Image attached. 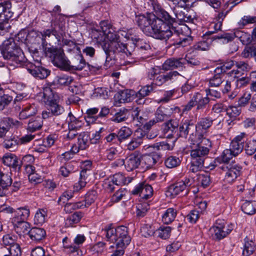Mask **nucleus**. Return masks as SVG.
<instances>
[{"label": "nucleus", "instance_id": "1", "mask_svg": "<svg viewBox=\"0 0 256 256\" xmlns=\"http://www.w3.org/2000/svg\"><path fill=\"white\" fill-rule=\"evenodd\" d=\"M100 29H92L91 32L92 38L96 40L97 46L102 48H126L138 47L148 48L150 46L144 41L140 38L132 37L131 39L132 29L123 28L118 31V34L112 28L107 21H102L100 23Z\"/></svg>", "mask_w": 256, "mask_h": 256}, {"label": "nucleus", "instance_id": "2", "mask_svg": "<svg viewBox=\"0 0 256 256\" xmlns=\"http://www.w3.org/2000/svg\"><path fill=\"white\" fill-rule=\"evenodd\" d=\"M155 11L156 14L150 13L136 18L137 24L144 33L158 39H167L172 36H177L175 28L170 26L174 18L158 7Z\"/></svg>", "mask_w": 256, "mask_h": 256}, {"label": "nucleus", "instance_id": "3", "mask_svg": "<svg viewBox=\"0 0 256 256\" xmlns=\"http://www.w3.org/2000/svg\"><path fill=\"white\" fill-rule=\"evenodd\" d=\"M128 230V228L124 226L114 228L111 225L108 226L102 230L106 240L114 244L110 248L112 249L115 248L110 256H123L125 248L131 241Z\"/></svg>", "mask_w": 256, "mask_h": 256}, {"label": "nucleus", "instance_id": "4", "mask_svg": "<svg viewBox=\"0 0 256 256\" xmlns=\"http://www.w3.org/2000/svg\"><path fill=\"white\" fill-rule=\"evenodd\" d=\"M44 102L46 110L42 112L43 119L54 117L53 120L57 125L62 124L66 114L64 108L60 104V97L58 93L50 88H46L43 93Z\"/></svg>", "mask_w": 256, "mask_h": 256}, {"label": "nucleus", "instance_id": "5", "mask_svg": "<svg viewBox=\"0 0 256 256\" xmlns=\"http://www.w3.org/2000/svg\"><path fill=\"white\" fill-rule=\"evenodd\" d=\"M86 240L84 234H78L74 238L68 234L62 239L64 252L69 256H82L80 248Z\"/></svg>", "mask_w": 256, "mask_h": 256}, {"label": "nucleus", "instance_id": "6", "mask_svg": "<svg viewBox=\"0 0 256 256\" xmlns=\"http://www.w3.org/2000/svg\"><path fill=\"white\" fill-rule=\"evenodd\" d=\"M208 152L198 146L192 147L190 155L191 161L190 164V172L196 173L202 170L204 167V160Z\"/></svg>", "mask_w": 256, "mask_h": 256}, {"label": "nucleus", "instance_id": "7", "mask_svg": "<svg viewBox=\"0 0 256 256\" xmlns=\"http://www.w3.org/2000/svg\"><path fill=\"white\" fill-rule=\"evenodd\" d=\"M109 113V108L105 106L101 108L100 110L98 108H90L86 110L84 118L88 124H102L106 121Z\"/></svg>", "mask_w": 256, "mask_h": 256}, {"label": "nucleus", "instance_id": "8", "mask_svg": "<svg viewBox=\"0 0 256 256\" xmlns=\"http://www.w3.org/2000/svg\"><path fill=\"white\" fill-rule=\"evenodd\" d=\"M232 230V224L226 226L224 221L216 220L215 224L210 228V232L212 240L219 242L226 237Z\"/></svg>", "mask_w": 256, "mask_h": 256}, {"label": "nucleus", "instance_id": "9", "mask_svg": "<svg viewBox=\"0 0 256 256\" xmlns=\"http://www.w3.org/2000/svg\"><path fill=\"white\" fill-rule=\"evenodd\" d=\"M45 54L55 66L63 70L68 68V59L66 56L63 49H48L45 52Z\"/></svg>", "mask_w": 256, "mask_h": 256}, {"label": "nucleus", "instance_id": "10", "mask_svg": "<svg viewBox=\"0 0 256 256\" xmlns=\"http://www.w3.org/2000/svg\"><path fill=\"white\" fill-rule=\"evenodd\" d=\"M220 168L225 172V178L230 182L235 180L242 174V166L234 160L230 164H222Z\"/></svg>", "mask_w": 256, "mask_h": 256}, {"label": "nucleus", "instance_id": "11", "mask_svg": "<svg viewBox=\"0 0 256 256\" xmlns=\"http://www.w3.org/2000/svg\"><path fill=\"white\" fill-rule=\"evenodd\" d=\"M0 208L2 212L10 214L12 222H13L14 219L18 218L27 220L30 214V211L28 206L20 207L14 209L10 206H3Z\"/></svg>", "mask_w": 256, "mask_h": 256}, {"label": "nucleus", "instance_id": "12", "mask_svg": "<svg viewBox=\"0 0 256 256\" xmlns=\"http://www.w3.org/2000/svg\"><path fill=\"white\" fill-rule=\"evenodd\" d=\"M1 54L5 60H10L16 64L25 62L26 58L22 49H0Z\"/></svg>", "mask_w": 256, "mask_h": 256}, {"label": "nucleus", "instance_id": "13", "mask_svg": "<svg viewBox=\"0 0 256 256\" xmlns=\"http://www.w3.org/2000/svg\"><path fill=\"white\" fill-rule=\"evenodd\" d=\"M194 132L196 133V126L192 120H186L180 124L179 127L178 138L182 137L186 138L189 134V140L192 142L195 141V135Z\"/></svg>", "mask_w": 256, "mask_h": 256}, {"label": "nucleus", "instance_id": "14", "mask_svg": "<svg viewBox=\"0 0 256 256\" xmlns=\"http://www.w3.org/2000/svg\"><path fill=\"white\" fill-rule=\"evenodd\" d=\"M80 49H76L75 55L72 61L68 60V66L65 68L67 70H82L86 65V62L81 54Z\"/></svg>", "mask_w": 256, "mask_h": 256}, {"label": "nucleus", "instance_id": "15", "mask_svg": "<svg viewBox=\"0 0 256 256\" xmlns=\"http://www.w3.org/2000/svg\"><path fill=\"white\" fill-rule=\"evenodd\" d=\"M179 73L176 71H172L166 74H162L158 76L156 72V70L153 68L150 72V78H153L154 82L152 84H154L156 86H161L164 82L171 80L174 79V77L179 76Z\"/></svg>", "mask_w": 256, "mask_h": 256}, {"label": "nucleus", "instance_id": "16", "mask_svg": "<svg viewBox=\"0 0 256 256\" xmlns=\"http://www.w3.org/2000/svg\"><path fill=\"white\" fill-rule=\"evenodd\" d=\"M214 120L209 116L202 118L199 122L196 124V136L199 138L206 136L208 132V129L212 124Z\"/></svg>", "mask_w": 256, "mask_h": 256}, {"label": "nucleus", "instance_id": "17", "mask_svg": "<svg viewBox=\"0 0 256 256\" xmlns=\"http://www.w3.org/2000/svg\"><path fill=\"white\" fill-rule=\"evenodd\" d=\"M27 70L30 74L39 79L46 78L50 74V70L40 66L30 64L27 65Z\"/></svg>", "mask_w": 256, "mask_h": 256}, {"label": "nucleus", "instance_id": "18", "mask_svg": "<svg viewBox=\"0 0 256 256\" xmlns=\"http://www.w3.org/2000/svg\"><path fill=\"white\" fill-rule=\"evenodd\" d=\"M2 163L6 166L12 168L15 171L20 170V162L18 157L14 154L7 152L2 156Z\"/></svg>", "mask_w": 256, "mask_h": 256}, {"label": "nucleus", "instance_id": "19", "mask_svg": "<svg viewBox=\"0 0 256 256\" xmlns=\"http://www.w3.org/2000/svg\"><path fill=\"white\" fill-rule=\"evenodd\" d=\"M246 134L241 132L240 134L236 136L231 142L228 148L236 156L238 155L242 151L244 148V138Z\"/></svg>", "mask_w": 256, "mask_h": 256}, {"label": "nucleus", "instance_id": "20", "mask_svg": "<svg viewBox=\"0 0 256 256\" xmlns=\"http://www.w3.org/2000/svg\"><path fill=\"white\" fill-rule=\"evenodd\" d=\"M12 182L10 174L0 170V196H6L8 194V188L12 186Z\"/></svg>", "mask_w": 256, "mask_h": 256}, {"label": "nucleus", "instance_id": "21", "mask_svg": "<svg viewBox=\"0 0 256 256\" xmlns=\"http://www.w3.org/2000/svg\"><path fill=\"white\" fill-rule=\"evenodd\" d=\"M141 154L134 152L132 154L128 156L125 159V167L128 172L136 168L141 163Z\"/></svg>", "mask_w": 256, "mask_h": 256}, {"label": "nucleus", "instance_id": "22", "mask_svg": "<svg viewBox=\"0 0 256 256\" xmlns=\"http://www.w3.org/2000/svg\"><path fill=\"white\" fill-rule=\"evenodd\" d=\"M26 220L18 218L14 219L12 222L14 226V231L19 236L28 234L30 229V224L29 222H26Z\"/></svg>", "mask_w": 256, "mask_h": 256}, {"label": "nucleus", "instance_id": "23", "mask_svg": "<svg viewBox=\"0 0 256 256\" xmlns=\"http://www.w3.org/2000/svg\"><path fill=\"white\" fill-rule=\"evenodd\" d=\"M179 124L176 120H170L164 123V130L168 133V137H171L178 139V138Z\"/></svg>", "mask_w": 256, "mask_h": 256}, {"label": "nucleus", "instance_id": "24", "mask_svg": "<svg viewBox=\"0 0 256 256\" xmlns=\"http://www.w3.org/2000/svg\"><path fill=\"white\" fill-rule=\"evenodd\" d=\"M28 235L32 242L38 243L44 239L46 236V232L43 228L33 227L28 231Z\"/></svg>", "mask_w": 256, "mask_h": 256}, {"label": "nucleus", "instance_id": "25", "mask_svg": "<svg viewBox=\"0 0 256 256\" xmlns=\"http://www.w3.org/2000/svg\"><path fill=\"white\" fill-rule=\"evenodd\" d=\"M186 64V60L183 58L168 59L162 65V70H168L170 69L182 68Z\"/></svg>", "mask_w": 256, "mask_h": 256}, {"label": "nucleus", "instance_id": "26", "mask_svg": "<svg viewBox=\"0 0 256 256\" xmlns=\"http://www.w3.org/2000/svg\"><path fill=\"white\" fill-rule=\"evenodd\" d=\"M160 158V155L156 152L144 156L141 155V162L142 164H144L146 168H150L158 162Z\"/></svg>", "mask_w": 256, "mask_h": 256}, {"label": "nucleus", "instance_id": "27", "mask_svg": "<svg viewBox=\"0 0 256 256\" xmlns=\"http://www.w3.org/2000/svg\"><path fill=\"white\" fill-rule=\"evenodd\" d=\"M236 156L229 150H224L220 156L214 159V162L216 166L218 164H230L233 157Z\"/></svg>", "mask_w": 256, "mask_h": 256}, {"label": "nucleus", "instance_id": "28", "mask_svg": "<svg viewBox=\"0 0 256 256\" xmlns=\"http://www.w3.org/2000/svg\"><path fill=\"white\" fill-rule=\"evenodd\" d=\"M135 94V92L131 90H124L117 93L114 98L120 103L130 102L132 97Z\"/></svg>", "mask_w": 256, "mask_h": 256}, {"label": "nucleus", "instance_id": "29", "mask_svg": "<svg viewBox=\"0 0 256 256\" xmlns=\"http://www.w3.org/2000/svg\"><path fill=\"white\" fill-rule=\"evenodd\" d=\"M176 140V138L167 136L166 140L156 143L155 147L159 150H171L174 148Z\"/></svg>", "mask_w": 256, "mask_h": 256}, {"label": "nucleus", "instance_id": "30", "mask_svg": "<svg viewBox=\"0 0 256 256\" xmlns=\"http://www.w3.org/2000/svg\"><path fill=\"white\" fill-rule=\"evenodd\" d=\"M193 96L194 100L196 103V110H204L210 102V98L207 96H204L200 92H196Z\"/></svg>", "mask_w": 256, "mask_h": 256}, {"label": "nucleus", "instance_id": "31", "mask_svg": "<svg viewBox=\"0 0 256 256\" xmlns=\"http://www.w3.org/2000/svg\"><path fill=\"white\" fill-rule=\"evenodd\" d=\"M170 116V114L165 106H160L155 113V120L157 122H162L167 120Z\"/></svg>", "mask_w": 256, "mask_h": 256}, {"label": "nucleus", "instance_id": "32", "mask_svg": "<svg viewBox=\"0 0 256 256\" xmlns=\"http://www.w3.org/2000/svg\"><path fill=\"white\" fill-rule=\"evenodd\" d=\"M19 144L18 138L16 136L6 139L2 143L4 148L12 152L16 150Z\"/></svg>", "mask_w": 256, "mask_h": 256}, {"label": "nucleus", "instance_id": "33", "mask_svg": "<svg viewBox=\"0 0 256 256\" xmlns=\"http://www.w3.org/2000/svg\"><path fill=\"white\" fill-rule=\"evenodd\" d=\"M73 80V78L70 76L67 75H61L56 76L50 86H68L70 84Z\"/></svg>", "mask_w": 256, "mask_h": 256}, {"label": "nucleus", "instance_id": "34", "mask_svg": "<svg viewBox=\"0 0 256 256\" xmlns=\"http://www.w3.org/2000/svg\"><path fill=\"white\" fill-rule=\"evenodd\" d=\"M37 110L34 105H29L24 108L20 113L19 117L21 120H25L35 115Z\"/></svg>", "mask_w": 256, "mask_h": 256}, {"label": "nucleus", "instance_id": "35", "mask_svg": "<svg viewBox=\"0 0 256 256\" xmlns=\"http://www.w3.org/2000/svg\"><path fill=\"white\" fill-rule=\"evenodd\" d=\"M69 120H68V128L70 130H78L81 128L84 123L78 119L74 117L72 112L68 114Z\"/></svg>", "mask_w": 256, "mask_h": 256}, {"label": "nucleus", "instance_id": "36", "mask_svg": "<svg viewBox=\"0 0 256 256\" xmlns=\"http://www.w3.org/2000/svg\"><path fill=\"white\" fill-rule=\"evenodd\" d=\"M43 122L42 119L40 116L32 118L28 125V130L31 132H34L39 130L42 126Z\"/></svg>", "mask_w": 256, "mask_h": 256}, {"label": "nucleus", "instance_id": "37", "mask_svg": "<svg viewBox=\"0 0 256 256\" xmlns=\"http://www.w3.org/2000/svg\"><path fill=\"white\" fill-rule=\"evenodd\" d=\"M243 212L248 215H252L256 212V201L246 200L241 206Z\"/></svg>", "mask_w": 256, "mask_h": 256}, {"label": "nucleus", "instance_id": "38", "mask_svg": "<svg viewBox=\"0 0 256 256\" xmlns=\"http://www.w3.org/2000/svg\"><path fill=\"white\" fill-rule=\"evenodd\" d=\"M176 216V210L173 208H168L162 216V221L164 224H169L174 220Z\"/></svg>", "mask_w": 256, "mask_h": 256}, {"label": "nucleus", "instance_id": "39", "mask_svg": "<svg viewBox=\"0 0 256 256\" xmlns=\"http://www.w3.org/2000/svg\"><path fill=\"white\" fill-rule=\"evenodd\" d=\"M132 116L134 120H137L143 124L148 119V114L140 110H139L138 108H136L132 112Z\"/></svg>", "mask_w": 256, "mask_h": 256}, {"label": "nucleus", "instance_id": "40", "mask_svg": "<svg viewBox=\"0 0 256 256\" xmlns=\"http://www.w3.org/2000/svg\"><path fill=\"white\" fill-rule=\"evenodd\" d=\"M172 196H176L184 191H186V188L184 187V185L183 182H178L173 184L170 185L168 187V190Z\"/></svg>", "mask_w": 256, "mask_h": 256}, {"label": "nucleus", "instance_id": "41", "mask_svg": "<svg viewBox=\"0 0 256 256\" xmlns=\"http://www.w3.org/2000/svg\"><path fill=\"white\" fill-rule=\"evenodd\" d=\"M90 142L88 135L85 132L81 133L78 138V148L86 150Z\"/></svg>", "mask_w": 256, "mask_h": 256}, {"label": "nucleus", "instance_id": "42", "mask_svg": "<svg viewBox=\"0 0 256 256\" xmlns=\"http://www.w3.org/2000/svg\"><path fill=\"white\" fill-rule=\"evenodd\" d=\"M195 141L197 144V146H200L201 148L204 149V150H206L207 152L209 153L210 148L212 146V142L208 138H206L203 136L202 138H199L198 137L195 136Z\"/></svg>", "mask_w": 256, "mask_h": 256}, {"label": "nucleus", "instance_id": "43", "mask_svg": "<svg viewBox=\"0 0 256 256\" xmlns=\"http://www.w3.org/2000/svg\"><path fill=\"white\" fill-rule=\"evenodd\" d=\"M108 134L106 128L102 127L99 130L93 134L91 138H90V141L91 144H96L100 142V139Z\"/></svg>", "mask_w": 256, "mask_h": 256}, {"label": "nucleus", "instance_id": "44", "mask_svg": "<svg viewBox=\"0 0 256 256\" xmlns=\"http://www.w3.org/2000/svg\"><path fill=\"white\" fill-rule=\"evenodd\" d=\"M128 110L126 108L120 109L112 118V120L116 122H120L128 119Z\"/></svg>", "mask_w": 256, "mask_h": 256}, {"label": "nucleus", "instance_id": "45", "mask_svg": "<svg viewBox=\"0 0 256 256\" xmlns=\"http://www.w3.org/2000/svg\"><path fill=\"white\" fill-rule=\"evenodd\" d=\"M86 170H83L80 172L79 180L74 186V191L78 192L86 186Z\"/></svg>", "mask_w": 256, "mask_h": 256}, {"label": "nucleus", "instance_id": "46", "mask_svg": "<svg viewBox=\"0 0 256 256\" xmlns=\"http://www.w3.org/2000/svg\"><path fill=\"white\" fill-rule=\"evenodd\" d=\"M236 38H238L242 43L244 45H248L252 42V36H251L250 34L244 32L242 31L236 30Z\"/></svg>", "mask_w": 256, "mask_h": 256}, {"label": "nucleus", "instance_id": "47", "mask_svg": "<svg viewBox=\"0 0 256 256\" xmlns=\"http://www.w3.org/2000/svg\"><path fill=\"white\" fill-rule=\"evenodd\" d=\"M47 216V212L44 209H38L36 212L34 222L36 224L42 225L45 222L46 217Z\"/></svg>", "mask_w": 256, "mask_h": 256}, {"label": "nucleus", "instance_id": "48", "mask_svg": "<svg viewBox=\"0 0 256 256\" xmlns=\"http://www.w3.org/2000/svg\"><path fill=\"white\" fill-rule=\"evenodd\" d=\"M132 134L131 130L126 126L122 127L118 132L117 134L119 140V143L128 138Z\"/></svg>", "mask_w": 256, "mask_h": 256}, {"label": "nucleus", "instance_id": "49", "mask_svg": "<svg viewBox=\"0 0 256 256\" xmlns=\"http://www.w3.org/2000/svg\"><path fill=\"white\" fill-rule=\"evenodd\" d=\"M152 194L153 189L152 186L144 182V187L140 194V198L144 200H147L152 196Z\"/></svg>", "mask_w": 256, "mask_h": 256}, {"label": "nucleus", "instance_id": "50", "mask_svg": "<svg viewBox=\"0 0 256 256\" xmlns=\"http://www.w3.org/2000/svg\"><path fill=\"white\" fill-rule=\"evenodd\" d=\"M245 142L244 148L246 154L250 156L254 154L256 150V140H247Z\"/></svg>", "mask_w": 256, "mask_h": 256}, {"label": "nucleus", "instance_id": "51", "mask_svg": "<svg viewBox=\"0 0 256 256\" xmlns=\"http://www.w3.org/2000/svg\"><path fill=\"white\" fill-rule=\"evenodd\" d=\"M255 244L252 240L246 241L244 244L242 254L244 256H248L252 254L255 250Z\"/></svg>", "mask_w": 256, "mask_h": 256}, {"label": "nucleus", "instance_id": "52", "mask_svg": "<svg viewBox=\"0 0 256 256\" xmlns=\"http://www.w3.org/2000/svg\"><path fill=\"white\" fill-rule=\"evenodd\" d=\"M28 50L32 54V56L38 64H40L39 62L41 60V58L46 56L45 52L47 51L48 49H40V52L38 49H28Z\"/></svg>", "mask_w": 256, "mask_h": 256}, {"label": "nucleus", "instance_id": "53", "mask_svg": "<svg viewBox=\"0 0 256 256\" xmlns=\"http://www.w3.org/2000/svg\"><path fill=\"white\" fill-rule=\"evenodd\" d=\"M152 90L153 86L152 84L151 85H146L142 87L137 93L136 94V95L137 98H141L148 96Z\"/></svg>", "mask_w": 256, "mask_h": 256}, {"label": "nucleus", "instance_id": "54", "mask_svg": "<svg viewBox=\"0 0 256 256\" xmlns=\"http://www.w3.org/2000/svg\"><path fill=\"white\" fill-rule=\"evenodd\" d=\"M98 197V193L96 190H92L86 194L84 202L88 206H90L94 202Z\"/></svg>", "mask_w": 256, "mask_h": 256}, {"label": "nucleus", "instance_id": "55", "mask_svg": "<svg viewBox=\"0 0 256 256\" xmlns=\"http://www.w3.org/2000/svg\"><path fill=\"white\" fill-rule=\"evenodd\" d=\"M180 162L181 161L179 158L174 156H170L165 160L164 164L167 168H173L179 166Z\"/></svg>", "mask_w": 256, "mask_h": 256}, {"label": "nucleus", "instance_id": "56", "mask_svg": "<svg viewBox=\"0 0 256 256\" xmlns=\"http://www.w3.org/2000/svg\"><path fill=\"white\" fill-rule=\"evenodd\" d=\"M149 209L150 206L147 202L138 204L136 206L137 216L144 217Z\"/></svg>", "mask_w": 256, "mask_h": 256}, {"label": "nucleus", "instance_id": "57", "mask_svg": "<svg viewBox=\"0 0 256 256\" xmlns=\"http://www.w3.org/2000/svg\"><path fill=\"white\" fill-rule=\"evenodd\" d=\"M111 180L117 186L126 184V178L121 173H116L113 175Z\"/></svg>", "mask_w": 256, "mask_h": 256}, {"label": "nucleus", "instance_id": "58", "mask_svg": "<svg viewBox=\"0 0 256 256\" xmlns=\"http://www.w3.org/2000/svg\"><path fill=\"white\" fill-rule=\"evenodd\" d=\"M15 236L10 234H6L3 236L2 244L6 248L16 244Z\"/></svg>", "mask_w": 256, "mask_h": 256}, {"label": "nucleus", "instance_id": "59", "mask_svg": "<svg viewBox=\"0 0 256 256\" xmlns=\"http://www.w3.org/2000/svg\"><path fill=\"white\" fill-rule=\"evenodd\" d=\"M74 192L71 190H66L58 198V204L61 205L66 203L70 199L73 197Z\"/></svg>", "mask_w": 256, "mask_h": 256}, {"label": "nucleus", "instance_id": "60", "mask_svg": "<svg viewBox=\"0 0 256 256\" xmlns=\"http://www.w3.org/2000/svg\"><path fill=\"white\" fill-rule=\"evenodd\" d=\"M8 122L10 120L4 118L0 122V138L4 136L10 130V126Z\"/></svg>", "mask_w": 256, "mask_h": 256}, {"label": "nucleus", "instance_id": "61", "mask_svg": "<svg viewBox=\"0 0 256 256\" xmlns=\"http://www.w3.org/2000/svg\"><path fill=\"white\" fill-rule=\"evenodd\" d=\"M241 112V109L235 106H229L226 108V114L232 118H235Z\"/></svg>", "mask_w": 256, "mask_h": 256}, {"label": "nucleus", "instance_id": "62", "mask_svg": "<svg viewBox=\"0 0 256 256\" xmlns=\"http://www.w3.org/2000/svg\"><path fill=\"white\" fill-rule=\"evenodd\" d=\"M52 34L54 36L59 34H62L64 31V24L62 22L58 24L56 22H52Z\"/></svg>", "mask_w": 256, "mask_h": 256}, {"label": "nucleus", "instance_id": "63", "mask_svg": "<svg viewBox=\"0 0 256 256\" xmlns=\"http://www.w3.org/2000/svg\"><path fill=\"white\" fill-rule=\"evenodd\" d=\"M7 250L11 256H21V248L20 246L17 243L12 246L7 248Z\"/></svg>", "mask_w": 256, "mask_h": 256}, {"label": "nucleus", "instance_id": "64", "mask_svg": "<svg viewBox=\"0 0 256 256\" xmlns=\"http://www.w3.org/2000/svg\"><path fill=\"white\" fill-rule=\"evenodd\" d=\"M158 236L163 239H166L170 236L171 228L168 226L160 227L158 230Z\"/></svg>", "mask_w": 256, "mask_h": 256}]
</instances>
